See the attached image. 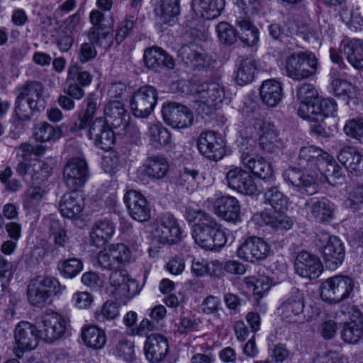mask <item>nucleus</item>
<instances>
[{"label": "nucleus", "mask_w": 363, "mask_h": 363, "mask_svg": "<svg viewBox=\"0 0 363 363\" xmlns=\"http://www.w3.org/2000/svg\"><path fill=\"white\" fill-rule=\"evenodd\" d=\"M97 262L103 269H113L119 267L118 262L114 260L108 248H105L99 253Z\"/></svg>", "instance_id": "69168bd1"}, {"label": "nucleus", "mask_w": 363, "mask_h": 363, "mask_svg": "<svg viewBox=\"0 0 363 363\" xmlns=\"http://www.w3.org/2000/svg\"><path fill=\"white\" fill-rule=\"evenodd\" d=\"M257 69L255 60L251 57L242 58L238 67L235 80L236 82L243 86L253 81Z\"/></svg>", "instance_id": "e433bc0d"}, {"label": "nucleus", "mask_w": 363, "mask_h": 363, "mask_svg": "<svg viewBox=\"0 0 363 363\" xmlns=\"http://www.w3.org/2000/svg\"><path fill=\"white\" fill-rule=\"evenodd\" d=\"M216 30L219 40L225 45H230L237 40V32L226 22H221L216 26Z\"/></svg>", "instance_id": "864d4df0"}, {"label": "nucleus", "mask_w": 363, "mask_h": 363, "mask_svg": "<svg viewBox=\"0 0 363 363\" xmlns=\"http://www.w3.org/2000/svg\"><path fill=\"white\" fill-rule=\"evenodd\" d=\"M324 164L320 174H323L326 179H328V177H332L335 179H340L342 177V169L341 167L334 161L333 158L328 155V160L325 162L323 161Z\"/></svg>", "instance_id": "680f3d73"}, {"label": "nucleus", "mask_w": 363, "mask_h": 363, "mask_svg": "<svg viewBox=\"0 0 363 363\" xmlns=\"http://www.w3.org/2000/svg\"><path fill=\"white\" fill-rule=\"evenodd\" d=\"M89 177L88 164L81 157H73L67 161L63 168V180L72 191L82 187Z\"/></svg>", "instance_id": "6e6552de"}, {"label": "nucleus", "mask_w": 363, "mask_h": 363, "mask_svg": "<svg viewBox=\"0 0 363 363\" xmlns=\"http://www.w3.org/2000/svg\"><path fill=\"white\" fill-rule=\"evenodd\" d=\"M40 107L17 96L15 112L18 119L21 121L29 120L33 116V112L39 111Z\"/></svg>", "instance_id": "c03bdc74"}, {"label": "nucleus", "mask_w": 363, "mask_h": 363, "mask_svg": "<svg viewBox=\"0 0 363 363\" xmlns=\"http://www.w3.org/2000/svg\"><path fill=\"white\" fill-rule=\"evenodd\" d=\"M346 206L354 211L363 208V184L353 187L346 200Z\"/></svg>", "instance_id": "6e6d98bb"}, {"label": "nucleus", "mask_w": 363, "mask_h": 363, "mask_svg": "<svg viewBox=\"0 0 363 363\" xmlns=\"http://www.w3.org/2000/svg\"><path fill=\"white\" fill-rule=\"evenodd\" d=\"M220 301L218 297L214 296H207L201 303V309L204 313L213 314L218 311Z\"/></svg>", "instance_id": "338daca9"}, {"label": "nucleus", "mask_w": 363, "mask_h": 363, "mask_svg": "<svg viewBox=\"0 0 363 363\" xmlns=\"http://www.w3.org/2000/svg\"><path fill=\"white\" fill-rule=\"evenodd\" d=\"M305 307L304 296L298 289H293L289 297L277 308L279 315L287 323L298 322L303 313Z\"/></svg>", "instance_id": "4468645a"}, {"label": "nucleus", "mask_w": 363, "mask_h": 363, "mask_svg": "<svg viewBox=\"0 0 363 363\" xmlns=\"http://www.w3.org/2000/svg\"><path fill=\"white\" fill-rule=\"evenodd\" d=\"M74 42L73 35L67 34L62 30L59 32V34L56 38V43L62 52H67L72 46Z\"/></svg>", "instance_id": "774afa93"}, {"label": "nucleus", "mask_w": 363, "mask_h": 363, "mask_svg": "<svg viewBox=\"0 0 363 363\" xmlns=\"http://www.w3.org/2000/svg\"><path fill=\"white\" fill-rule=\"evenodd\" d=\"M135 26L133 17H128L122 21L118 26L115 40L120 45L130 33Z\"/></svg>", "instance_id": "052dcab7"}, {"label": "nucleus", "mask_w": 363, "mask_h": 363, "mask_svg": "<svg viewBox=\"0 0 363 363\" xmlns=\"http://www.w3.org/2000/svg\"><path fill=\"white\" fill-rule=\"evenodd\" d=\"M340 49V52H343L348 62L354 68L357 69H363V55L351 41L342 42Z\"/></svg>", "instance_id": "a19ab883"}, {"label": "nucleus", "mask_w": 363, "mask_h": 363, "mask_svg": "<svg viewBox=\"0 0 363 363\" xmlns=\"http://www.w3.org/2000/svg\"><path fill=\"white\" fill-rule=\"evenodd\" d=\"M337 111V104L333 99H318L311 106L303 104L298 109V115L311 122L320 123L324 118L334 116Z\"/></svg>", "instance_id": "9d476101"}, {"label": "nucleus", "mask_w": 363, "mask_h": 363, "mask_svg": "<svg viewBox=\"0 0 363 363\" xmlns=\"http://www.w3.org/2000/svg\"><path fill=\"white\" fill-rule=\"evenodd\" d=\"M123 199L132 218L139 222H145L150 218V205L140 193L130 190L125 193Z\"/></svg>", "instance_id": "aec40b11"}, {"label": "nucleus", "mask_w": 363, "mask_h": 363, "mask_svg": "<svg viewBox=\"0 0 363 363\" xmlns=\"http://www.w3.org/2000/svg\"><path fill=\"white\" fill-rule=\"evenodd\" d=\"M196 91L200 99L197 101V111L204 115L211 114L225 98L224 86L216 82H206L197 85Z\"/></svg>", "instance_id": "20e7f679"}, {"label": "nucleus", "mask_w": 363, "mask_h": 363, "mask_svg": "<svg viewBox=\"0 0 363 363\" xmlns=\"http://www.w3.org/2000/svg\"><path fill=\"white\" fill-rule=\"evenodd\" d=\"M294 269L300 277L315 279L320 276L323 267L320 259L315 255L302 251L296 256Z\"/></svg>", "instance_id": "a211bd4d"}, {"label": "nucleus", "mask_w": 363, "mask_h": 363, "mask_svg": "<svg viewBox=\"0 0 363 363\" xmlns=\"http://www.w3.org/2000/svg\"><path fill=\"white\" fill-rule=\"evenodd\" d=\"M115 230L114 225L108 220L95 223L90 232V242L96 247H101L111 238Z\"/></svg>", "instance_id": "72a5a7b5"}, {"label": "nucleus", "mask_w": 363, "mask_h": 363, "mask_svg": "<svg viewBox=\"0 0 363 363\" xmlns=\"http://www.w3.org/2000/svg\"><path fill=\"white\" fill-rule=\"evenodd\" d=\"M335 210V204L325 197L317 201L311 200V213L318 222L329 223L331 221L334 217Z\"/></svg>", "instance_id": "7c9ffc66"}, {"label": "nucleus", "mask_w": 363, "mask_h": 363, "mask_svg": "<svg viewBox=\"0 0 363 363\" xmlns=\"http://www.w3.org/2000/svg\"><path fill=\"white\" fill-rule=\"evenodd\" d=\"M88 135L94 145L104 150L111 149L115 142V135L113 130L102 118H97L93 122Z\"/></svg>", "instance_id": "5701e85b"}, {"label": "nucleus", "mask_w": 363, "mask_h": 363, "mask_svg": "<svg viewBox=\"0 0 363 363\" xmlns=\"http://www.w3.org/2000/svg\"><path fill=\"white\" fill-rule=\"evenodd\" d=\"M147 135L150 140L162 146L171 143V134L169 131L160 124H150L148 127Z\"/></svg>", "instance_id": "79ce46f5"}, {"label": "nucleus", "mask_w": 363, "mask_h": 363, "mask_svg": "<svg viewBox=\"0 0 363 363\" xmlns=\"http://www.w3.org/2000/svg\"><path fill=\"white\" fill-rule=\"evenodd\" d=\"M162 113L165 123L174 128H186L192 125L194 121L190 110L186 106L177 102L164 104Z\"/></svg>", "instance_id": "9b49d317"}, {"label": "nucleus", "mask_w": 363, "mask_h": 363, "mask_svg": "<svg viewBox=\"0 0 363 363\" xmlns=\"http://www.w3.org/2000/svg\"><path fill=\"white\" fill-rule=\"evenodd\" d=\"M52 169L43 161H36L32 165L31 179L37 184L46 181L50 176Z\"/></svg>", "instance_id": "09e8293b"}, {"label": "nucleus", "mask_w": 363, "mask_h": 363, "mask_svg": "<svg viewBox=\"0 0 363 363\" xmlns=\"http://www.w3.org/2000/svg\"><path fill=\"white\" fill-rule=\"evenodd\" d=\"M18 96L43 107L42 103L43 85L38 82H27L18 89Z\"/></svg>", "instance_id": "c9c22d12"}, {"label": "nucleus", "mask_w": 363, "mask_h": 363, "mask_svg": "<svg viewBox=\"0 0 363 363\" xmlns=\"http://www.w3.org/2000/svg\"><path fill=\"white\" fill-rule=\"evenodd\" d=\"M284 179L303 194L313 195L317 191L315 176L305 174L295 167H290L285 172Z\"/></svg>", "instance_id": "393cba45"}, {"label": "nucleus", "mask_w": 363, "mask_h": 363, "mask_svg": "<svg viewBox=\"0 0 363 363\" xmlns=\"http://www.w3.org/2000/svg\"><path fill=\"white\" fill-rule=\"evenodd\" d=\"M216 213L228 222L236 223L240 220V206L238 200L231 196L218 198L214 203Z\"/></svg>", "instance_id": "a878e982"}, {"label": "nucleus", "mask_w": 363, "mask_h": 363, "mask_svg": "<svg viewBox=\"0 0 363 363\" xmlns=\"http://www.w3.org/2000/svg\"><path fill=\"white\" fill-rule=\"evenodd\" d=\"M104 111L105 115L104 121L108 125L111 124L113 129H119L118 134L133 133L135 135V143L140 139L138 130L129 125L130 115L121 102L118 101L108 102L106 104Z\"/></svg>", "instance_id": "423d86ee"}, {"label": "nucleus", "mask_w": 363, "mask_h": 363, "mask_svg": "<svg viewBox=\"0 0 363 363\" xmlns=\"http://www.w3.org/2000/svg\"><path fill=\"white\" fill-rule=\"evenodd\" d=\"M15 342L17 345L16 355L20 357L23 352L35 349L40 340L37 325L26 321L19 323L14 331Z\"/></svg>", "instance_id": "ddd939ff"}, {"label": "nucleus", "mask_w": 363, "mask_h": 363, "mask_svg": "<svg viewBox=\"0 0 363 363\" xmlns=\"http://www.w3.org/2000/svg\"><path fill=\"white\" fill-rule=\"evenodd\" d=\"M83 208V199L76 191L65 194L59 203L61 214L67 218H74L79 216Z\"/></svg>", "instance_id": "c756f323"}, {"label": "nucleus", "mask_w": 363, "mask_h": 363, "mask_svg": "<svg viewBox=\"0 0 363 363\" xmlns=\"http://www.w3.org/2000/svg\"><path fill=\"white\" fill-rule=\"evenodd\" d=\"M270 250L269 245L262 238L252 236L247 238L238 247L237 255L245 261L254 262L257 260L264 259Z\"/></svg>", "instance_id": "f3484780"}, {"label": "nucleus", "mask_w": 363, "mask_h": 363, "mask_svg": "<svg viewBox=\"0 0 363 363\" xmlns=\"http://www.w3.org/2000/svg\"><path fill=\"white\" fill-rule=\"evenodd\" d=\"M60 267L65 276L72 278L81 272L83 265L79 259L72 258L64 261Z\"/></svg>", "instance_id": "e2e57ef3"}, {"label": "nucleus", "mask_w": 363, "mask_h": 363, "mask_svg": "<svg viewBox=\"0 0 363 363\" xmlns=\"http://www.w3.org/2000/svg\"><path fill=\"white\" fill-rule=\"evenodd\" d=\"M158 15L164 21H169L173 17L179 15L180 12L179 0H162L160 8L156 9Z\"/></svg>", "instance_id": "49530a36"}, {"label": "nucleus", "mask_w": 363, "mask_h": 363, "mask_svg": "<svg viewBox=\"0 0 363 363\" xmlns=\"http://www.w3.org/2000/svg\"><path fill=\"white\" fill-rule=\"evenodd\" d=\"M40 337L48 342L59 339L65 332V319L56 313L44 315L36 321Z\"/></svg>", "instance_id": "1a4fd4ad"}, {"label": "nucleus", "mask_w": 363, "mask_h": 363, "mask_svg": "<svg viewBox=\"0 0 363 363\" xmlns=\"http://www.w3.org/2000/svg\"><path fill=\"white\" fill-rule=\"evenodd\" d=\"M329 154L315 146L303 147L300 150L298 164L300 167L316 174L320 172L324 164L323 161L328 160Z\"/></svg>", "instance_id": "412c9836"}, {"label": "nucleus", "mask_w": 363, "mask_h": 363, "mask_svg": "<svg viewBox=\"0 0 363 363\" xmlns=\"http://www.w3.org/2000/svg\"><path fill=\"white\" fill-rule=\"evenodd\" d=\"M82 337L84 344L93 349L102 348L106 342L105 332L94 325L84 328L82 333Z\"/></svg>", "instance_id": "58836bf2"}, {"label": "nucleus", "mask_w": 363, "mask_h": 363, "mask_svg": "<svg viewBox=\"0 0 363 363\" xmlns=\"http://www.w3.org/2000/svg\"><path fill=\"white\" fill-rule=\"evenodd\" d=\"M293 224V219L286 212L274 213V230H288Z\"/></svg>", "instance_id": "0e129e2a"}, {"label": "nucleus", "mask_w": 363, "mask_h": 363, "mask_svg": "<svg viewBox=\"0 0 363 363\" xmlns=\"http://www.w3.org/2000/svg\"><path fill=\"white\" fill-rule=\"evenodd\" d=\"M146 174L155 179L164 178L169 171V164L162 156H152L147 159L145 165Z\"/></svg>", "instance_id": "4c0bfd02"}, {"label": "nucleus", "mask_w": 363, "mask_h": 363, "mask_svg": "<svg viewBox=\"0 0 363 363\" xmlns=\"http://www.w3.org/2000/svg\"><path fill=\"white\" fill-rule=\"evenodd\" d=\"M108 248L114 260L118 262V267L129 262L130 251L125 245L123 243L111 244Z\"/></svg>", "instance_id": "5fc2aeb1"}, {"label": "nucleus", "mask_w": 363, "mask_h": 363, "mask_svg": "<svg viewBox=\"0 0 363 363\" xmlns=\"http://www.w3.org/2000/svg\"><path fill=\"white\" fill-rule=\"evenodd\" d=\"M62 135L60 126H54L47 122H40L35 125L33 130L34 138L41 143L55 142Z\"/></svg>", "instance_id": "f704fd0d"}, {"label": "nucleus", "mask_w": 363, "mask_h": 363, "mask_svg": "<svg viewBox=\"0 0 363 363\" xmlns=\"http://www.w3.org/2000/svg\"><path fill=\"white\" fill-rule=\"evenodd\" d=\"M143 60L145 66L155 72H160L163 68L173 69V58L158 47H151L145 50Z\"/></svg>", "instance_id": "b1692460"}, {"label": "nucleus", "mask_w": 363, "mask_h": 363, "mask_svg": "<svg viewBox=\"0 0 363 363\" xmlns=\"http://www.w3.org/2000/svg\"><path fill=\"white\" fill-rule=\"evenodd\" d=\"M65 289L57 279L52 277L37 276L28 285V300L35 306H43L50 295H56Z\"/></svg>", "instance_id": "7ed1b4c3"}, {"label": "nucleus", "mask_w": 363, "mask_h": 363, "mask_svg": "<svg viewBox=\"0 0 363 363\" xmlns=\"http://www.w3.org/2000/svg\"><path fill=\"white\" fill-rule=\"evenodd\" d=\"M182 231L177 219L169 213L162 215L155 230V236L162 243L173 244L181 238Z\"/></svg>", "instance_id": "4be33fe9"}, {"label": "nucleus", "mask_w": 363, "mask_h": 363, "mask_svg": "<svg viewBox=\"0 0 363 363\" xmlns=\"http://www.w3.org/2000/svg\"><path fill=\"white\" fill-rule=\"evenodd\" d=\"M92 76L77 65L69 67L65 92L71 98L79 100L84 96V86L89 85Z\"/></svg>", "instance_id": "f8f14e48"}, {"label": "nucleus", "mask_w": 363, "mask_h": 363, "mask_svg": "<svg viewBox=\"0 0 363 363\" xmlns=\"http://www.w3.org/2000/svg\"><path fill=\"white\" fill-rule=\"evenodd\" d=\"M339 162L350 172H363V155L355 148H342L337 155Z\"/></svg>", "instance_id": "473e14b6"}, {"label": "nucleus", "mask_w": 363, "mask_h": 363, "mask_svg": "<svg viewBox=\"0 0 363 363\" xmlns=\"http://www.w3.org/2000/svg\"><path fill=\"white\" fill-rule=\"evenodd\" d=\"M242 164L247 167L254 175L262 180H267L272 176V167L262 157H255L250 155H242Z\"/></svg>", "instance_id": "2f4dec72"}, {"label": "nucleus", "mask_w": 363, "mask_h": 363, "mask_svg": "<svg viewBox=\"0 0 363 363\" xmlns=\"http://www.w3.org/2000/svg\"><path fill=\"white\" fill-rule=\"evenodd\" d=\"M198 175L199 172L197 170L185 167L177 180V185L185 189L187 193H191L197 187L196 178Z\"/></svg>", "instance_id": "37998d69"}, {"label": "nucleus", "mask_w": 363, "mask_h": 363, "mask_svg": "<svg viewBox=\"0 0 363 363\" xmlns=\"http://www.w3.org/2000/svg\"><path fill=\"white\" fill-rule=\"evenodd\" d=\"M332 86L335 95L342 98L350 108L359 104L361 92L357 86L345 80L335 79L332 82Z\"/></svg>", "instance_id": "cd10ccee"}, {"label": "nucleus", "mask_w": 363, "mask_h": 363, "mask_svg": "<svg viewBox=\"0 0 363 363\" xmlns=\"http://www.w3.org/2000/svg\"><path fill=\"white\" fill-rule=\"evenodd\" d=\"M318 60L310 52H298L289 56L285 68L287 76L295 80L309 78L316 72Z\"/></svg>", "instance_id": "39448f33"}, {"label": "nucleus", "mask_w": 363, "mask_h": 363, "mask_svg": "<svg viewBox=\"0 0 363 363\" xmlns=\"http://www.w3.org/2000/svg\"><path fill=\"white\" fill-rule=\"evenodd\" d=\"M297 97L301 102L298 108H301L303 104L311 106L318 100V92L315 87L310 84L304 83L297 89Z\"/></svg>", "instance_id": "de8ad7c7"}, {"label": "nucleus", "mask_w": 363, "mask_h": 363, "mask_svg": "<svg viewBox=\"0 0 363 363\" xmlns=\"http://www.w3.org/2000/svg\"><path fill=\"white\" fill-rule=\"evenodd\" d=\"M320 240H327L323 249L326 267L331 270L335 269L342 264L345 257V250L341 240L336 236H330L327 233H321Z\"/></svg>", "instance_id": "6ab92c4d"}, {"label": "nucleus", "mask_w": 363, "mask_h": 363, "mask_svg": "<svg viewBox=\"0 0 363 363\" xmlns=\"http://www.w3.org/2000/svg\"><path fill=\"white\" fill-rule=\"evenodd\" d=\"M206 218L202 223L195 224L192 236L195 242L203 249L220 250L227 242L226 233L213 217Z\"/></svg>", "instance_id": "f257e3e1"}, {"label": "nucleus", "mask_w": 363, "mask_h": 363, "mask_svg": "<svg viewBox=\"0 0 363 363\" xmlns=\"http://www.w3.org/2000/svg\"><path fill=\"white\" fill-rule=\"evenodd\" d=\"M200 153L211 160L223 158L225 149L223 139L214 131L202 132L197 140Z\"/></svg>", "instance_id": "dca6fc26"}, {"label": "nucleus", "mask_w": 363, "mask_h": 363, "mask_svg": "<svg viewBox=\"0 0 363 363\" xmlns=\"http://www.w3.org/2000/svg\"><path fill=\"white\" fill-rule=\"evenodd\" d=\"M178 56L186 67L192 70H207L211 65V57L197 45L191 44L182 46Z\"/></svg>", "instance_id": "2eb2a0df"}, {"label": "nucleus", "mask_w": 363, "mask_h": 363, "mask_svg": "<svg viewBox=\"0 0 363 363\" xmlns=\"http://www.w3.org/2000/svg\"><path fill=\"white\" fill-rule=\"evenodd\" d=\"M354 281L350 277L336 275L327 279L320 286L322 300L330 304L348 298L353 291Z\"/></svg>", "instance_id": "f03ea898"}, {"label": "nucleus", "mask_w": 363, "mask_h": 363, "mask_svg": "<svg viewBox=\"0 0 363 363\" xmlns=\"http://www.w3.org/2000/svg\"><path fill=\"white\" fill-rule=\"evenodd\" d=\"M225 4V0H191V8L196 15L212 20L220 15Z\"/></svg>", "instance_id": "c85d7f7f"}, {"label": "nucleus", "mask_w": 363, "mask_h": 363, "mask_svg": "<svg viewBox=\"0 0 363 363\" xmlns=\"http://www.w3.org/2000/svg\"><path fill=\"white\" fill-rule=\"evenodd\" d=\"M248 178V172L240 167H235L230 169L226 174V180L229 187L237 190L243 180Z\"/></svg>", "instance_id": "4d7b16f0"}, {"label": "nucleus", "mask_w": 363, "mask_h": 363, "mask_svg": "<svg viewBox=\"0 0 363 363\" xmlns=\"http://www.w3.org/2000/svg\"><path fill=\"white\" fill-rule=\"evenodd\" d=\"M245 279L247 286L253 288L254 296L257 298H260L267 294L272 286L271 279L268 277H261L255 281H251L249 278Z\"/></svg>", "instance_id": "8fccbe9b"}, {"label": "nucleus", "mask_w": 363, "mask_h": 363, "mask_svg": "<svg viewBox=\"0 0 363 363\" xmlns=\"http://www.w3.org/2000/svg\"><path fill=\"white\" fill-rule=\"evenodd\" d=\"M145 352L147 360L159 363L166 357L169 351L167 340L159 334L149 335L145 342Z\"/></svg>", "instance_id": "bb28decb"}, {"label": "nucleus", "mask_w": 363, "mask_h": 363, "mask_svg": "<svg viewBox=\"0 0 363 363\" xmlns=\"http://www.w3.org/2000/svg\"><path fill=\"white\" fill-rule=\"evenodd\" d=\"M342 21L354 28L363 26V11L359 7L352 10L344 9L340 13Z\"/></svg>", "instance_id": "603ef678"}, {"label": "nucleus", "mask_w": 363, "mask_h": 363, "mask_svg": "<svg viewBox=\"0 0 363 363\" xmlns=\"http://www.w3.org/2000/svg\"><path fill=\"white\" fill-rule=\"evenodd\" d=\"M104 18V14L99 11H94L90 13V21L93 25L88 34L90 40H99V34L104 28L101 25Z\"/></svg>", "instance_id": "bf43d9fd"}, {"label": "nucleus", "mask_w": 363, "mask_h": 363, "mask_svg": "<svg viewBox=\"0 0 363 363\" xmlns=\"http://www.w3.org/2000/svg\"><path fill=\"white\" fill-rule=\"evenodd\" d=\"M119 315L118 305L111 301H106L100 310L95 312V318L99 322L113 320Z\"/></svg>", "instance_id": "3c124183"}, {"label": "nucleus", "mask_w": 363, "mask_h": 363, "mask_svg": "<svg viewBox=\"0 0 363 363\" xmlns=\"http://www.w3.org/2000/svg\"><path fill=\"white\" fill-rule=\"evenodd\" d=\"M344 132L351 138L363 140V118H353L347 121L344 126Z\"/></svg>", "instance_id": "13d9d810"}, {"label": "nucleus", "mask_w": 363, "mask_h": 363, "mask_svg": "<svg viewBox=\"0 0 363 363\" xmlns=\"http://www.w3.org/2000/svg\"><path fill=\"white\" fill-rule=\"evenodd\" d=\"M341 337L347 343L356 344L363 337V326L354 323H345L341 331Z\"/></svg>", "instance_id": "a18cd8bd"}, {"label": "nucleus", "mask_w": 363, "mask_h": 363, "mask_svg": "<svg viewBox=\"0 0 363 363\" xmlns=\"http://www.w3.org/2000/svg\"><path fill=\"white\" fill-rule=\"evenodd\" d=\"M158 94L157 89L150 85L140 87L130 99V105L133 114L137 118L148 117L157 104Z\"/></svg>", "instance_id": "0eeeda50"}, {"label": "nucleus", "mask_w": 363, "mask_h": 363, "mask_svg": "<svg viewBox=\"0 0 363 363\" xmlns=\"http://www.w3.org/2000/svg\"><path fill=\"white\" fill-rule=\"evenodd\" d=\"M110 285L118 291L123 296L133 295L130 291V286L135 285V281L129 279L128 274L121 271L113 272L109 277Z\"/></svg>", "instance_id": "ea45409f"}]
</instances>
